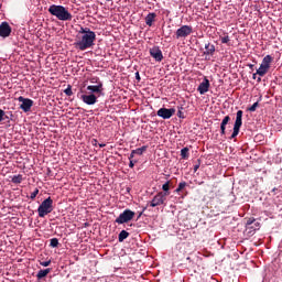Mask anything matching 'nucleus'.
Wrapping results in <instances>:
<instances>
[{
  "instance_id": "f257e3e1",
  "label": "nucleus",
  "mask_w": 282,
  "mask_h": 282,
  "mask_svg": "<svg viewBox=\"0 0 282 282\" xmlns=\"http://www.w3.org/2000/svg\"><path fill=\"white\" fill-rule=\"evenodd\" d=\"M78 34H82L78 40L74 43L76 50H80V52H85V50H89L93 45H95L96 41V32L91 31L89 28H80Z\"/></svg>"
},
{
  "instance_id": "f03ea898",
  "label": "nucleus",
  "mask_w": 282,
  "mask_h": 282,
  "mask_svg": "<svg viewBox=\"0 0 282 282\" xmlns=\"http://www.w3.org/2000/svg\"><path fill=\"white\" fill-rule=\"evenodd\" d=\"M48 12L52 17H56L58 21H72L73 19L72 13L63 6L52 4L48 8Z\"/></svg>"
},
{
  "instance_id": "7ed1b4c3",
  "label": "nucleus",
  "mask_w": 282,
  "mask_h": 282,
  "mask_svg": "<svg viewBox=\"0 0 282 282\" xmlns=\"http://www.w3.org/2000/svg\"><path fill=\"white\" fill-rule=\"evenodd\" d=\"M54 210V200L52 197L44 199L37 208L39 217L43 218L46 215H50Z\"/></svg>"
},
{
  "instance_id": "20e7f679",
  "label": "nucleus",
  "mask_w": 282,
  "mask_h": 282,
  "mask_svg": "<svg viewBox=\"0 0 282 282\" xmlns=\"http://www.w3.org/2000/svg\"><path fill=\"white\" fill-rule=\"evenodd\" d=\"M242 124H243V110H238L236 113V121L234 123V131L229 137V140H235V138L239 135V131H241Z\"/></svg>"
},
{
  "instance_id": "39448f33",
  "label": "nucleus",
  "mask_w": 282,
  "mask_h": 282,
  "mask_svg": "<svg viewBox=\"0 0 282 282\" xmlns=\"http://www.w3.org/2000/svg\"><path fill=\"white\" fill-rule=\"evenodd\" d=\"M135 217V212L131 209H124L123 213L119 215V217L116 218L115 224H129Z\"/></svg>"
},
{
  "instance_id": "423d86ee",
  "label": "nucleus",
  "mask_w": 282,
  "mask_h": 282,
  "mask_svg": "<svg viewBox=\"0 0 282 282\" xmlns=\"http://www.w3.org/2000/svg\"><path fill=\"white\" fill-rule=\"evenodd\" d=\"M273 58L270 55L263 57L260 67L257 69L258 76H265L270 70V64L272 63Z\"/></svg>"
},
{
  "instance_id": "0eeeda50",
  "label": "nucleus",
  "mask_w": 282,
  "mask_h": 282,
  "mask_svg": "<svg viewBox=\"0 0 282 282\" xmlns=\"http://www.w3.org/2000/svg\"><path fill=\"white\" fill-rule=\"evenodd\" d=\"M193 34V26L191 25H182L180 29L175 32V39H186L187 36H191Z\"/></svg>"
},
{
  "instance_id": "6e6552de",
  "label": "nucleus",
  "mask_w": 282,
  "mask_h": 282,
  "mask_svg": "<svg viewBox=\"0 0 282 282\" xmlns=\"http://www.w3.org/2000/svg\"><path fill=\"white\" fill-rule=\"evenodd\" d=\"M19 102H22L20 105V109H22V111H24V113H28V111H31L32 107L34 106V100L30 99V98H24L23 96H20L18 98Z\"/></svg>"
},
{
  "instance_id": "1a4fd4ad",
  "label": "nucleus",
  "mask_w": 282,
  "mask_h": 282,
  "mask_svg": "<svg viewBox=\"0 0 282 282\" xmlns=\"http://www.w3.org/2000/svg\"><path fill=\"white\" fill-rule=\"evenodd\" d=\"M175 108H160L156 111V116H159V118H162L163 120H170V118H173V116H175Z\"/></svg>"
},
{
  "instance_id": "9d476101",
  "label": "nucleus",
  "mask_w": 282,
  "mask_h": 282,
  "mask_svg": "<svg viewBox=\"0 0 282 282\" xmlns=\"http://www.w3.org/2000/svg\"><path fill=\"white\" fill-rule=\"evenodd\" d=\"M166 203V194L164 192H159L153 199L150 202V206L155 208V206H162Z\"/></svg>"
},
{
  "instance_id": "9b49d317",
  "label": "nucleus",
  "mask_w": 282,
  "mask_h": 282,
  "mask_svg": "<svg viewBox=\"0 0 282 282\" xmlns=\"http://www.w3.org/2000/svg\"><path fill=\"white\" fill-rule=\"evenodd\" d=\"M150 56L154 58L158 63H162L164 55L162 54V50L159 46H153L150 48Z\"/></svg>"
},
{
  "instance_id": "f8f14e48",
  "label": "nucleus",
  "mask_w": 282,
  "mask_h": 282,
  "mask_svg": "<svg viewBox=\"0 0 282 282\" xmlns=\"http://www.w3.org/2000/svg\"><path fill=\"white\" fill-rule=\"evenodd\" d=\"M10 34H12V28L8 22H2L0 24V36H2V39H8Z\"/></svg>"
},
{
  "instance_id": "ddd939ff",
  "label": "nucleus",
  "mask_w": 282,
  "mask_h": 282,
  "mask_svg": "<svg viewBox=\"0 0 282 282\" xmlns=\"http://www.w3.org/2000/svg\"><path fill=\"white\" fill-rule=\"evenodd\" d=\"M208 89H210V80H208V78L205 77L203 82L199 84L197 91L200 94V96H204V94H207Z\"/></svg>"
},
{
  "instance_id": "4468645a",
  "label": "nucleus",
  "mask_w": 282,
  "mask_h": 282,
  "mask_svg": "<svg viewBox=\"0 0 282 282\" xmlns=\"http://www.w3.org/2000/svg\"><path fill=\"white\" fill-rule=\"evenodd\" d=\"M80 100L85 102V105H96L98 102V97L96 95L90 94V95H82Z\"/></svg>"
},
{
  "instance_id": "2eb2a0df",
  "label": "nucleus",
  "mask_w": 282,
  "mask_h": 282,
  "mask_svg": "<svg viewBox=\"0 0 282 282\" xmlns=\"http://www.w3.org/2000/svg\"><path fill=\"white\" fill-rule=\"evenodd\" d=\"M204 55L206 56L207 61H210V57H208V56L215 55V45L210 44V42L205 43Z\"/></svg>"
},
{
  "instance_id": "dca6fc26",
  "label": "nucleus",
  "mask_w": 282,
  "mask_h": 282,
  "mask_svg": "<svg viewBox=\"0 0 282 282\" xmlns=\"http://www.w3.org/2000/svg\"><path fill=\"white\" fill-rule=\"evenodd\" d=\"M147 149H149V147L143 145V147L139 148V149L132 150L131 154L129 156V160H133V158L135 155H142L144 153V151H147Z\"/></svg>"
},
{
  "instance_id": "f3484780",
  "label": "nucleus",
  "mask_w": 282,
  "mask_h": 282,
  "mask_svg": "<svg viewBox=\"0 0 282 282\" xmlns=\"http://www.w3.org/2000/svg\"><path fill=\"white\" fill-rule=\"evenodd\" d=\"M158 17L156 13L152 12V13H149L147 17H145V24L149 25V28H151L153 25V23H155V18Z\"/></svg>"
},
{
  "instance_id": "a211bd4d",
  "label": "nucleus",
  "mask_w": 282,
  "mask_h": 282,
  "mask_svg": "<svg viewBox=\"0 0 282 282\" xmlns=\"http://www.w3.org/2000/svg\"><path fill=\"white\" fill-rule=\"evenodd\" d=\"M87 90L91 91L93 94H102V84L95 85V86H87Z\"/></svg>"
},
{
  "instance_id": "6ab92c4d",
  "label": "nucleus",
  "mask_w": 282,
  "mask_h": 282,
  "mask_svg": "<svg viewBox=\"0 0 282 282\" xmlns=\"http://www.w3.org/2000/svg\"><path fill=\"white\" fill-rule=\"evenodd\" d=\"M230 122V116H226L220 123V135H226V124Z\"/></svg>"
},
{
  "instance_id": "aec40b11",
  "label": "nucleus",
  "mask_w": 282,
  "mask_h": 282,
  "mask_svg": "<svg viewBox=\"0 0 282 282\" xmlns=\"http://www.w3.org/2000/svg\"><path fill=\"white\" fill-rule=\"evenodd\" d=\"M50 272H52V269L40 270L36 274V279L41 281V279H45V276H47Z\"/></svg>"
},
{
  "instance_id": "412c9836",
  "label": "nucleus",
  "mask_w": 282,
  "mask_h": 282,
  "mask_svg": "<svg viewBox=\"0 0 282 282\" xmlns=\"http://www.w3.org/2000/svg\"><path fill=\"white\" fill-rule=\"evenodd\" d=\"M162 191H163V195H165V197H169V195H171V181H167L165 184L162 185Z\"/></svg>"
},
{
  "instance_id": "4be33fe9",
  "label": "nucleus",
  "mask_w": 282,
  "mask_h": 282,
  "mask_svg": "<svg viewBox=\"0 0 282 282\" xmlns=\"http://www.w3.org/2000/svg\"><path fill=\"white\" fill-rule=\"evenodd\" d=\"M129 238V232L127 230H121L119 236H118V241L119 243H122V241H124V239Z\"/></svg>"
},
{
  "instance_id": "5701e85b",
  "label": "nucleus",
  "mask_w": 282,
  "mask_h": 282,
  "mask_svg": "<svg viewBox=\"0 0 282 282\" xmlns=\"http://www.w3.org/2000/svg\"><path fill=\"white\" fill-rule=\"evenodd\" d=\"M11 182L13 184H21V182H23V175L19 174V175H14L12 178H11Z\"/></svg>"
},
{
  "instance_id": "b1692460",
  "label": "nucleus",
  "mask_w": 282,
  "mask_h": 282,
  "mask_svg": "<svg viewBox=\"0 0 282 282\" xmlns=\"http://www.w3.org/2000/svg\"><path fill=\"white\" fill-rule=\"evenodd\" d=\"M186 186H188V184L186 182H181L178 184V187L175 189V193H182V191H184V188H186Z\"/></svg>"
},
{
  "instance_id": "393cba45",
  "label": "nucleus",
  "mask_w": 282,
  "mask_h": 282,
  "mask_svg": "<svg viewBox=\"0 0 282 282\" xmlns=\"http://www.w3.org/2000/svg\"><path fill=\"white\" fill-rule=\"evenodd\" d=\"M181 158H183V160H188V148H183L181 150Z\"/></svg>"
},
{
  "instance_id": "a878e982",
  "label": "nucleus",
  "mask_w": 282,
  "mask_h": 282,
  "mask_svg": "<svg viewBox=\"0 0 282 282\" xmlns=\"http://www.w3.org/2000/svg\"><path fill=\"white\" fill-rule=\"evenodd\" d=\"M50 241L51 248H58V238H52Z\"/></svg>"
},
{
  "instance_id": "bb28decb",
  "label": "nucleus",
  "mask_w": 282,
  "mask_h": 282,
  "mask_svg": "<svg viewBox=\"0 0 282 282\" xmlns=\"http://www.w3.org/2000/svg\"><path fill=\"white\" fill-rule=\"evenodd\" d=\"M184 107H178V111L176 113L177 118H181L182 120H184V118H186L184 116V111H183Z\"/></svg>"
},
{
  "instance_id": "cd10ccee",
  "label": "nucleus",
  "mask_w": 282,
  "mask_h": 282,
  "mask_svg": "<svg viewBox=\"0 0 282 282\" xmlns=\"http://www.w3.org/2000/svg\"><path fill=\"white\" fill-rule=\"evenodd\" d=\"M223 44L230 45V36L226 35L220 37Z\"/></svg>"
},
{
  "instance_id": "c85d7f7f",
  "label": "nucleus",
  "mask_w": 282,
  "mask_h": 282,
  "mask_svg": "<svg viewBox=\"0 0 282 282\" xmlns=\"http://www.w3.org/2000/svg\"><path fill=\"white\" fill-rule=\"evenodd\" d=\"M64 94H66V96H73L74 91H72V85H68L67 88L64 90Z\"/></svg>"
},
{
  "instance_id": "c756f323",
  "label": "nucleus",
  "mask_w": 282,
  "mask_h": 282,
  "mask_svg": "<svg viewBox=\"0 0 282 282\" xmlns=\"http://www.w3.org/2000/svg\"><path fill=\"white\" fill-rule=\"evenodd\" d=\"M90 83L96 84V85L102 84V82H100V78L96 77V76L90 78Z\"/></svg>"
},
{
  "instance_id": "7c9ffc66",
  "label": "nucleus",
  "mask_w": 282,
  "mask_h": 282,
  "mask_svg": "<svg viewBox=\"0 0 282 282\" xmlns=\"http://www.w3.org/2000/svg\"><path fill=\"white\" fill-rule=\"evenodd\" d=\"M257 107H259V101H256L251 107H249L248 111L254 112L257 111Z\"/></svg>"
},
{
  "instance_id": "2f4dec72",
  "label": "nucleus",
  "mask_w": 282,
  "mask_h": 282,
  "mask_svg": "<svg viewBox=\"0 0 282 282\" xmlns=\"http://www.w3.org/2000/svg\"><path fill=\"white\" fill-rule=\"evenodd\" d=\"M36 195H39V188H35L33 193H31L30 199L32 200L36 199Z\"/></svg>"
},
{
  "instance_id": "473e14b6",
  "label": "nucleus",
  "mask_w": 282,
  "mask_h": 282,
  "mask_svg": "<svg viewBox=\"0 0 282 282\" xmlns=\"http://www.w3.org/2000/svg\"><path fill=\"white\" fill-rule=\"evenodd\" d=\"M200 165H202V161L197 160V164L194 165V173H197V171H199Z\"/></svg>"
},
{
  "instance_id": "72a5a7b5",
  "label": "nucleus",
  "mask_w": 282,
  "mask_h": 282,
  "mask_svg": "<svg viewBox=\"0 0 282 282\" xmlns=\"http://www.w3.org/2000/svg\"><path fill=\"white\" fill-rule=\"evenodd\" d=\"M254 221H257V219H254V218H248V219H247V223H246V226H252V224H253Z\"/></svg>"
},
{
  "instance_id": "f704fd0d",
  "label": "nucleus",
  "mask_w": 282,
  "mask_h": 282,
  "mask_svg": "<svg viewBox=\"0 0 282 282\" xmlns=\"http://www.w3.org/2000/svg\"><path fill=\"white\" fill-rule=\"evenodd\" d=\"M52 263V260L40 262L43 268H47Z\"/></svg>"
},
{
  "instance_id": "c9c22d12",
  "label": "nucleus",
  "mask_w": 282,
  "mask_h": 282,
  "mask_svg": "<svg viewBox=\"0 0 282 282\" xmlns=\"http://www.w3.org/2000/svg\"><path fill=\"white\" fill-rule=\"evenodd\" d=\"M4 110L0 109V122H3Z\"/></svg>"
},
{
  "instance_id": "e433bc0d",
  "label": "nucleus",
  "mask_w": 282,
  "mask_h": 282,
  "mask_svg": "<svg viewBox=\"0 0 282 282\" xmlns=\"http://www.w3.org/2000/svg\"><path fill=\"white\" fill-rule=\"evenodd\" d=\"M135 79L138 80V83H140L141 78H140V73L139 72L135 73Z\"/></svg>"
},
{
  "instance_id": "4c0bfd02",
  "label": "nucleus",
  "mask_w": 282,
  "mask_h": 282,
  "mask_svg": "<svg viewBox=\"0 0 282 282\" xmlns=\"http://www.w3.org/2000/svg\"><path fill=\"white\" fill-rule=\"evenodd\" d=\"M3 120H7L8 122H10V117H8V115H6V112H4Z\"/></svg>"
},
{
  "instance_id": "58836bf2",
  "label": "nucleus",
  "mask_w": 282,
  "mask_h": 282,
  "mask_svg": "<svg viewBox=\"0 0 282 282\" xmlns=\"http://www.w3.org/2000/svg\"><path fill=\"white\" fill-rule=\"evenodd\" d=\"M133 166H135V164L131 161V159H130V163H129V167L130 169H133Z\"/></svg>"
},
{
  "instance_id": "ea45409f",
  "label": "nucleus",
  "mask_w": 282,
  "mask_h": 282,
  "mask_svg": "<svg viewBox=\"0 0 282 282\" xmlns=\"http://www.w3.org/2000/svg\"><path fill=\"white\" fill-rule=\"evenodd\" d=\"M93 145H94V147H97V145H98V140L94 139V140H93Z\"/></svg>"
},
{
  "instance_id": "a19ab883",
  "label": "nucleus",
  "mask_w": 282,
  "mask_h": 282,
  "mask_svg": "<svg viewBox=\"0 0 282 282\" xmlns=\"http://www.w3.org/2000/svg\"><path fill=\"white\" fill-rule=\"evenodd\" d=\"M257 72L252 75L253 80H257Z\"/></svg>"
},
{
  "instance_id": "79ce46f5",
  "label": "nucleus",
  "mask_w": 282,
  "mask_h": 282,
  "mask_svg": "<svg viewBox=\"0 0 282 282\" xmlns=\"http://www.w3.org/2000/svg\"><path fill=\"white\" fill-rule=\"evenodd\" d=\"M99 147H100V149H104V147H107V144L100 143Z\"/></svg>"
},
{
  "instance_id": "37998d69",
  "label": "nucleus",
  "mask_w": 282,
  "mask_h": 282,
  "mask_svg": "<svg viewBox=\"0 0 282 282\" xmlns=\"http://www.w3.org/2000/svg\"><path fill=\"white\" fill-rule=\"evenodd\" d=\"M250 69H253L254 65L253 64H249Z\"/></svg>"
},
{
  "instance_id": "c03bdc74",
  "label": "nucleus",
  "mask_w": 282,
  "mask_h": 282,
  "mask_svg": "<svg viewBox=\"0 0 282 282\" xmlns=\"http://www.w3.org/2000/svg\"><path fill=\"white\" fill-rule=\"evenodd\" d=\"M272 193H276V187H274V188L272 189Z\"/></svg>"
},
{
  "instance_id": "a18cd8bd",
  "label": "nucleus",
  "mask_w": 282,
  "mask_h": 282,
  "mask_svg": "<svg viewBox=\"0 0 282 282\" xmlns=\"http://www.w3.org/2000/svg\"><path fill=\"white\" fill-rule=\"evenodd\" d=\"M258 83H261V77H258Z\"/></svg>"
},
{
  "instance_id": "49530a36",
  "label": "nucleus",
  "mask_w": 282,
  "mask_h": 282,
  "mask_svg": "<svg viewBox=\"0 0 282 282\" xmlns=\"http://www.w3.org/2000/svg\"><path fill=\"white\" fill-rule=\"evenodd\" d=\"M106 1H111V0H106Z\"/></svg>"
}]
</instances>
